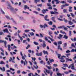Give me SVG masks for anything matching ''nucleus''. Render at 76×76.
I'll return each instance as SVG.
<instances>
[{
	"label": "nucleus",
	"instance_id": "nucleus-1",
	"mask_svg": "<svg viewBox=\"0 0 76 76\" xmlns=\"http://www.w3.org/2000/svg\"><path fill=\"white\" fill-rule=\"evenodd\" d=\"M45 71L47 73H48L49 74H50V76H53V72L51 71L50 70H48L47 69H45Z\"/></svg>",
	"mask_w": 76,
	"mask_h": 76
},
{
	"label": "nucleus",
	"instance_id": "nucleus-2",
	"mask_svg": "<svg viewBox=\"0 0 76 76\" xmlns=\"http://www.w3.org/2000/svg\"><path fill=\"white\" fill-rule=\"evenodd\" d=\"M21 64L23 63L24 66H25V65L27 66V64H28V62L26 61V59H25L24 61H23V60H21Z\"/></svg>",
	"mask_w": 76,
	"mask_h": 76
},
{
	"label": "nucleus",
	"instance_id": "nucleus-3",
	"mask_svg": "<svg viewBox=\"0 0 76 76\" xmlns=\"http://www.w3.org/2000/svg\"><path fill=\"white\" fill-rule=\"evenodd\" d=\"M6 18H7V19H10V20H12V21H13V22H15V20H14L13 18H10L9 17V16H6Z\"/></svg>",
	"mask_w": 76,
	"mask_h": 76
},
{
	"label": "nucleus",
	"instance_id": "nucleus-4",
	"mask_svg": "<svg viewBox=\"0 0 76 76\" xmlns=\"http://www.w3.org/2000/svg\"><path fill=\"white\" fill-rule=\"evenodd\" d=\"M47 6L49 7L48 8V9H52V6H51L50 3H48L47 4Z\"/></svg>",
	"mask_w": 76,
	"mask_h": 76
},
{
	"label": "nucleus",
	"instance_id": "nucleus-5",
	"mask_svg": "<svg viewBox=\"0 0 76 76\" xmlns=\"http://www.w3.org/2000/svg\"><path fill=\"white\" fill-rule=\"evenodd\" d=\"M71 69L74 70L75 71H76V69H75V66H74V63H72L71 64Z\"/></svg>",
	"mask_w": 76,
	"mask_h": 76
},
{
	"label": "nucleus",
	"instance_id": "nucleus-6",
	"mask_svg": "<svg viewBox=\"0 0 76 76\" xmlns=\"http://www.w3.org/2000/svg\"><path fill=\"white\" fill-rule=\"evenodd\" d=\"M0 70H1V71L3 72H5V70H6V69L4 67H3L2 68L0 67Z\"/></svg>",
	"mask_w": 76,
	"mask_h": 76
},
{
	"label": "nucleus",
	"instance_id": "nucleus-7",
	"mask_svg": "<svg viewBox=\"0 0 76 76\" xmlns=\"http://www.w3.org/2000/svg\"><path fill=\"white\" fill-rule=\"evenodd\" d=\"M42 13H44V14L46 13V12L48 11V9H46L45 10L44 9L43 10H42Z\"/></svg>",
	"mask_w": 76,
	"mask_h": 76
},
{
	"label": "nucleus",
	"instance_id": "nucleus-8",
	"mask_svg": "<svg viewBox=\"0 0 76 76\" xmlns=\"http://www.w3.org/2000/svg\"><path fill=\"white\" fill-rule=\"evenodd\" d=\"M60 59L61 60L60 61L61 63H64L65 61V60L64 59V58L61 57L60 58Z\"/></svg>",
	"mask_w": 76,
	"mask_h": 76
},
{
	"label": "nucleus",
	"instance_id": "nucleus-9",
	"mask_svg": "<svg viewBox=\"0 0 76 76\" xmlns=\"http://www.w3.org/2000/svg\"><path fill=\"white\" fill-rule=\"evenodd\" d=\"M68 23L69 25H72L73 24V22H72V21L71 20L68 21Z\"/></svg>",
	"mask_w": 76,
	"mask_h": 76
},
{
	"label": "nucleus",
	"instance_id": "nucleus-10",
	"mask_svg": "<svg viewBox=\"0 0 76 76\" xmlns=\"http://www.w3.org/2000/svg\"><path fill=\"white\" fill-rule=\"evenodd\" d=\"M48 18V15H46L45 16V17H44L45 20L46 21H49V20H50L49 19H47Z\"/></svg>",
	"mask_w": 76,
	"mask_h": 76
},
{
	"label": "nucleus",
	"instance_id": "nucleus-11",
	"mask_svg": "<svg viewBox=\"0 0 76 76\" xmlns=\"http://www.w3.org/2000/svg\"><path fill=\"white\" fill-rule=\"evenodd\" d=\"M43 43L42 45L43 48H45L46 47V44H45V41H43Z\"/></svg>",
	"mask_w": 76,
	"mask_h": 76
},
{
	"label": "nucleus",
	"instance_id": "nucleus-12",
	"mask_svg": "<svg viewBox=\"0 0 76 76\" xmlns=\"http://www.w3.org/2000/svg\"><path fill=\"white\" fill-rule=\"evenodd\" d=\"M69 12H72L73 11H72V7H69Z\"/></svg>",
	"mask_w": 76,
	"mask_h": 76
},
{
	"label": "nucleus",
	"instance_id": "nucleus-13",
	"mask_svg": "<svg viewBox=\"0 0 76 76\" xmlns=\"http://www.w3.org/2000/svg\"><path fill=\"white\" fill-rule=\"evenodd\" d=\"M4 32V33H5V32H7V33H9V31L8 29L6 28L4 30H3Z\"/></svg>",
	"mask_w": 76,
	"mask_h": 76
},
{
	"label": "nucleus",
	"instance_id": "nucleus-14",
	"mask_svg": "<svg viewBox=\"0 0 76 76\" xmlns=\"http://www.w3.org/2000/svg\"><path fill=\"white\" fill-rule=\"evenodd\" d=\"M8 50L9 51H10L11 50L10 49V45H7Z\"/></svg>",
	"mask_w": 76,
	"mask_h": 76
},
{
	"label": "nucleus",
	"instance_id": "nucleus-15",
	"mask_svg": "<svg viewBox=\"0 0 76 76\" xmlns=\"http://www.w3.org/2000/svg\"><path fill=\"white\" fill-rule=\"evenodd\" d=\"M43 53L44 55L45 54H47V55H48V52L47 51H45V50H44L43 51Z\"/></svg>",
	"mask_w": 76,
	"mask_h": 76
},
{
	"label": "nucleus",
	"instance_id": "nucleus-16",
	"mask_svg": "<svg viewBox=\"0 0 76 76\" xmlns=\"http://www.w3.org/2000/svg\"><path fill=\"white\" fill-rule=\"evenodd\" d=\"M56 18L55 17H53L51 18V19L54 22H56V21L55 20Z\"/></svg>",
	"mask_w": 76,
	"mask_h": 76
},
{
	"label": "nucleus",
	"instance_id": "nucleus-17",
	"mask_svg": "<svg viewBox=\"0 0 76 76\" xmlns=\"http://www.w3.org/2000/svg\"><path fill=\"white\" fill-rule=\"evenodd\" d=\"M61 46H60V45H58V50H61V51H63V49H62V48H61Z\"/></svg>",
	"mask_w": 76,
	"mask_h": 76
},
{
	"label": "nucleus",
	"instance_id": "nucleus-18",
	"mask_svg": "<svg viewBox=\"0 0 76 76\" xmlns=\"http://www.w3.org/2000/svg\"><path fill=\"white\" fill-rule=\"evenodd\" d=\"M63 38L65 39H68V36L66 35H64Z\"/></svg>",
	"mask_w": 76,
	"mask_h": 76
},
{
	"label": "nucleus",
	"instance_id": "nucleus-19",
	"mask_svg": "<svg viewBox=\"0 0 76 76\" xmlns=\"http://www.w3.org/2000/svg\"><path fill=\"white\" fill-rule=\"evenodd\" d=\"M29 9V7H28V6L27 5H25L24 6V10H26V9Z\"/></svg>",
	"mask_w": 76,
	"mask_h": 76
},
{
	"label": "nucleus",
	"instance_id": "nucleus-20",
	"mask_svg": "<svg viewBox=\"0 0 76 76\" xmlns=\"http://www.w3.org/2000/svg\"><path fill=\"white\" fill-rule=\"evenodd\" d=\"M18 36L19 38L20 39V40H21V41H23V38H22V37L20 36L19 35V34H18Z\"/></svg>",
	"mask_w": 76,
	"mask_h": 76
},
{
	"label": "nucleus",
	"instance_id": "nucleus-21",
	"mask_svg": "<svg viewBox=\"0 0 76 76\" xmlns=\"http://www.w3.org/2000/svg\"><path fill=\"white\" fill-rule=\"evenodd\" d=\"M20 19L21 20H26V19L23 18V17H20Z\"/></svg>",
	"mask_w": 76,
	"mask_h": 76
},
{
	"label": "nucleus",
	"instance_id": "nucleus-22",
	"mask_svg": "<svg viewBox=\"0 0 76 76\" xmlns=\"http://www.w3.org/2000/svg\"><path fill=\"white\" fill-rule=\"evenodd\" d=\"M47 67L48 69H49V70H50L51 69H52V67L51 66H46Z\"/></svg>",
	"mask_w": 76,
	"mask_h": 76
},
{
	"label": "nucleus",
	"instance_id": "nucleus-23",
	"mask_svg": "<svg viewBox=\"0 0 76 76\" xmlns=\"http://www.w3.org/2000/svg\"><path fill=\"white\" fill-rule=\"evenodd\" d=\"M52 34V32L51 31H49V35H50V37H51V38H53V36L51 35Z\"/></svg>",
	"mask_w": 76,
	"mask_h": 76
},
{
	"label": "nucleus",
	"instance_id": "nucleus-24",
	"mask_svg": "<svg viewBox=\"0 0 76 76\" xmlns=\"http://www.w3.org/2000/svg\"><path fill=\"white\" fill-rule=\"evenodd\" d=\"M61 44H62V42L61 41H60L58 42V45H61Z\"/></svg>",
	"mask_w": 76,
	"mask_h": 76
},
{
	"label": "nucleus",
	"instance_id": "nucleus-25",
	"mask_svg": "<svg viewBox=\"0 0 76 76\" xmlns=\"http://www.w3.org/2000/svg\"><path fill=\"white\" fill-rule=\"evenodd\" d=\"M49 61L50 63H52V62H54V59H50Z\"/></svg>",
	"mask_w": 76,
	"mask_h": 76
},
{
	"label": "nucleus",
	"instance_id": "nucleus-26",
	"mask_svg": "<svg viewBox=\"0 0 76 76\" xmlns=\"http://www.w3.org/2000/svg\"><path fill=\"white\" fill-rule=\"evenodd\" d=\"M10 10H11V11L12 12H13V11L14 10V9L12 7H10Z\"/></svg>",
	"mask_w": 76,
	"mask_h": 76
},
{
	"label": "nucleus",
	"instance_id": "nucleus-27",
	"mask_svg": "<svg viewBox=\"0 0 76 76\" xmlns=\"http://www.w3.org/2000/svg\"><path fill=\"white\" fill-rule=\"evenodd\" d=\"M57 76H62V74L60 73H58V72H57Z\"/></svg>",
	"mask_w": 76,
	"mask_h": 76
},
{
	"label": "nucleus",
	"instance_id": "nucleus-28",
	"mask_svg": "<svg viewBox=\"0 0 76 76\" xmlns=\"http://www.w3.org/2000/svg\"><path fill=\"white\" fill-rule=\"evenodd\" d=\"M63 65H64V66H63V67H65V68L68 67V65H67V64H63Z\"/></svg>",
	"mask_w": 76,
	"mask_h": 76
},
{
	"label": "nucleus",
	"instance_id": "nucleus-29",
	"mask_svg": "<svg viewBox=\"0 0 76 76\" xmlns=\"http://www.w3.org/2000/svg\"><path fill=\"white\" fill-rule=\"evenodd\" d=\"M36 69H38V66H37V65H34L33 66Z\"/></svg>",
	"mask_w": 76,
	"mask_h": 76
},
{
	"label": "nucleus",
	"instance_id": "nucleus-30",
	"mask_svg": "<svg viewBox=\"0 0 76 76\" xmlns=\"http://www.w3.org/2000/svg\"><path fill=\"white\" fill-rule=\"evenodd\" d=\"M45 27H48V26H47V24H45L43 25V28H45Z\"/></svg>",
	"mask_w": 76,
	"mask_h": 76
},
{
	"label": "nucleus",
	"instance_id": "nucleus-31",
	"mask_svg": "<svg viewBox=\"0 0 76 76\" xmlns=\"http://www.w3.org/2000/svg\"><path fill=\"white\" fill-rule=\"evenodd\" d=\"M34 44L36 45H39V43H38V42H34Z\"/></svg>",
	"mask_w": 76,
	"mask_h": 76
},
{
	"label": "nucleus",
	"instance_id": "nucleus-32",
	"mask_svg": "<svg viewBox=\"0 0 76 76\" xmlns=\"http://www.w3.org/2000/svg\"><path fill=\"white\" fill-rule=\"evenodd\" d=\"M71 52H76V49H73L71 50Z\"/></svg>",
	"mask_w": 76,
	"mask_h": 76
},
{
	"label": "nucleus",
	"instance_id": "nucleus-33",
	"mask_svg": "<svg viewBox=\"0 0 76 76\" xmlns=\"http://www.w3.org/2000/svg\"><path fill=\"white\" fill-rule=\"evenodd\" d=\"M64 45L63 46V48H66L67 46V44L66 43H65L64 44Z\"/></svg>",
	"mask_w": 76,
	"mask_h": 76
},
{
	"label": "nucleus",
	"instance_id": "nucleus-34",
	"mask_svg": "<svg viewBox=\"0 0 76 76\" xmlns=\"http://www.w3.org/2000/svg\"><path fill=\"white\" fill-rule=\"evenodd\" d=\"M29 34H30V35H31V36H34V33L32 32L31 33L30 32Z\"/></svg>",
	"mask_w": 76,
	"mask_h": 76
},
{
	"label": "nucleus",
	"instance_id": "nucleus-35",
	"mask_svg": "<svg viewBox=\"0 0 76 76\" xmlns=\"http://www.w3.org/2000/svg\"><path fill=\"white\" fill-rule=\"evenodd\" d=\"M60 57H61V54H58V58H59V59H60Z\"/></svg>",
	"mask_w": 76,
	"mask_h": 76
},
{
	"label": "nucleus",
	"instance_id": "nucleus-36",
	"mask_svg": "<svg viewBox=\"0 0 76 76\" xmlns=\"http://www.w3.org/2000/svg\"><path fill=\"white\" fill-rule=\"evenodd\" d=\"M70 14L71 15L72 17H73L75 16V15H74V14H73L72 13H70Z\"/></svg>",
	"mask_w": 76,
	"mask_h": 76
},
{
	"label": "nucleus",
	"instance_id": "nucleus-37",
	"mask_svg": "<svg viewBox=\"0 0 76 76\" xmlns=\"http://www.w3.org/2000/svg\"><path fill=\"white\" fill-rule=\"evenodd\" d=\"M69 59L68 58H66V62L67 63V62H68V61H69Z\"/></svg>",
	"mask_w": 76,
	"mask_h": 76
},
{
	"label": "nucleus",
	"instance_id": "nucleus-38",
	"mask_svg": "<svg viewBox=\"0 0 76 76\" xmlns=\"http://www.w3.org/2000/svg\"><path fill=\"white\" fill-rule=\"evenodd\" d=\"M49 25H53V22L52 21H50L48 22Z\"/></svg>",
	"mask_w": 76,
	"mask_h": 76
},
{
	"label": "nucleus",
	"instance_id": "nucleus-39",
	"mask_svg": "<svg viewBox=\"0 0 76 76\" xmlns=\"http://www.w3.org/2000/svg\"><path fill=\"white\" fill-rule=\"evenodd\" d=\"M30 31L29 30L26 29L24 30L25 32H29Z\"/></svg>",
	"mask_w": 76,
	"mask_h": 76
},
{
	"label": "nucleus",
	"instance_id": "nucleus-40",
	"mask_svg": "<svg viewBox=\"0 0 76 76\" xmlns=\"http://www.w3.org/2000/svg\"><path fill=\"white\" fill-rule=\"evenodd\" d=\"M0 64H5L4 63V62L3 61H1L0 62Z\"/></svg>",
	"mask_w": 76,
	"mask_h": 76
},
{
	"label": "nucleus",
	"instance_id": "nucleus-41",
	"mask_svg": "<svg viewBox=\"0 0 76 76\" xmlns=\"http://www.w3.org/2000/svg\"><path fill=\"white\" fill-rule=\"evenodd\" d=\"M67 1L69 3H73V1L72 0H68Z\"/></svg>",
	"mask_w": 76,
	"mask_h": 76
},
{
	"label": "nucleus",
	"instance_id": "nucleus-42",
	"mask_svg": "<svg viewBox=\"0 0 76 76\" xmlns=\"http://www.w3.org/2000/svg\"><path fill=\"white\" fill-rule=\"evenodd\" d=\"M30 47V45H28L26 47V49L27 50L28 49V48H29Z\"/></svg>",
	"mask_w": 76,
	"mask_h": 76
},
{
	"label": "nucleus",
	"instance_id": "nucleus-43",
	"mask_svg": "<svg viewBox=\"0 0 76 76\" xmlns=\"http://www.w3.org/2000/svg\"><path fill=\"white\" fill-rule=\"evenodd\" d=\"M12 57H10V59L9 60V61L10 62L11 61H12Z\"/></svg>",
	"mask_w": 76,
	"mask_h": 76
},
{
	"label": "nucleus",
	"instance_id": "nucleus-44",
	"mask_svg": "<svg viewBox=\"0 0 76 76\" xmlns=\"http://www.w3.org/2000/svg\"><path fill=\"white\" fill-rule=\"evenodd\" d=\"M39 41L40 42H43V41H42V39H39Z\"/></svg>",
	"mask_w": 76,
	"mask_h": 76
},
{
	"label": "nucleus",
	"instance_id": "nucleus-45",
	"mask_svg": "<svg viewBox=\"0 0 76 76\" xmlns=\"http://www.w3.org/2000/svg\"><path fill=\"white\" fill-rule=\"evenodd\" d=\"M4 35V34H3V32L1 31L0 32V35Z\"/></svg>",
	"mask_w": 76,
	"mask_h": 76
},
{
	"label": "nucleus",
	"instance_id": "nucleus-46",
	"mask_svg": "<svg viewBox=\"0 0 76 76\" xmlns=\"http://www.w3.org/2000/svg\"><path fill=\"white\" fill-rule=\"evenodd\" d=\"M4 44L5 45H6L7 44V42L6 41V40L4 41Z\"/></svg>",
	"mask_w": 76,
	"mask_h": 76
},
{
	"label": "nucleus",
	"instance_id": "nucleus-47",
	"mask_svg": "<svg viewBox=\"0 0 76 76\" xmlns=\"http://www.w3.org/2000/svg\"><path fill=\"white\" fill-rule=\"evenodd\" d=\"M33 13H35V14H38L39 13L38 12H37L36 11H34Z\"/></svg>",
	"mask_w": 76,
	"mask_h": 76
},
{
	"label": "nucleus",
	"instance_id": "nucleus-48",
	"mask_svg": "<svg viewBox=\"0 0 76 76\" xmlns=\"http://www.w3.org/2000/svg\"><path fill=\"white\" fill-rule=\"evenodd\" d=\"M69 36H71L72 35V31H69Z\"/></svg>",
	"mask_w": 76,
	"mask_h": 76
},
{
	"label": "nucleus",
	"instance_id": "nucleus-49",
	"mask_svg": "<svg viewBox=\"0 0 76 76\" xmlns=\"http://www.w3.org/2000/svg\"><path fill=\"white\" fill-rule=\"evenodd\" d=\"M66 11H67V9H64L63 10V12H64V13H66Z\"/></svg>",
	"mask_w": 76,
	"mask_h": 76
},
{
	"label": "nucleus",
	"instance_id": "nucleus-50",
	"mask_svg": "<svg viewBox=\"0 0 76 76\" xmlns=\"http://www.w3.org/2000/svg\"><path fill=\"white\" fill-rule=\"evenodd\" d=\"M39 0H35L34 2H35V3H37V1L39 2Z\"/></svg>",
	"mask_w": 76,
	"mask_h": 76
},
{
	"label": "nucleus",
	"instance_id": "nucleus-51",
	"mask_svg": "<svg viewBox=\"0 0 76 76\" xmlns=\"http://www.w3.org/2000/svg\"><path fill=\"white\" fill-rule=\"evenodd\" d=\"M66 53H70V51L69 50H67L66 51Z\"/></svg>",
	"mask_w": 76,
	"mask_h": 76
},
{
	"label": "nucleus",
	"instance_id": "nucleus-52",
	"mask_svg": "<svg viewBox=\"0 0 76 76\" xmlns=\"http://www.w3.org/2000/svg\"><path fill=\"white\" fill-rule=\"evenodd\" d=\"M45 41H48V39L47 37H45Z\"/></svg>",
	"mask_w": 76,
	"mask_h": 76
},
{
	"label": "nucleus",
	"instance_id": "nucleus-53",
	"mask_svg": "<svg viewBox=\"0 0 76 76\" xmlns=\"http://www.w3.org/2000/svg\"><path fill=\"white\" fill-rule=\"evenodd\" d=\"M69 6V4H65V6Z\"/></svg>",
	"mask_w": 76,
	"mask_h": 76
},
{
	"label": "nucleus",
	"instance_id": "nucleus-54",
	"mask_svg": "<svg viewBox=\"0 0 76 76\" xmlns=\"http://www.w3.org/2000/svg\"><path fill=\"white\" fill-rule=\"evenodd\" d=\"M61 3H62V4H65V3H66V2H65L64 1H61Z\"/></svg>",
	"mask_w": 76,
	"mask_h": 76
},
{
	"label": "nucleus",
	"instance_id": "nucleus-55",
	"mask_svg": "<svg viewBox=\"0 0 76 76\" xmlns=\"http://www.w3.org/2000/svg\"><path fill=\"white\" fill-rule=\"evenodd\" d=\"M1 10L2 12V13H3V14H4V15L5 14L4 12V11H3V10H2V9H1Z\"/></svg>",
	"mask_w": 76,
	"mask_h": 76
},
{
	"label": "nucleus",
	"instance_id": "nucleus-56",
	"mask_svg": "<svg viewBox=\"0 0 76 76\" xmlns=\"http://www.w3.org/2000/svg\"><path fill=\"white\" fill-rule=\"evenodd\" d=\"M10 70H12L13 71H15V69H13V68H10Z\"/></svg>",
	"mask_w": 76,
	"mask_h": 76
},
{
	"label": "nucleus",
	"instance_id": "nucleus-57",
	"mask_svg": "<svg viewBox=\"0 0 76 76\" xmlns=\"http://www.w3.org/2000/svg\"><path fill=\"white\" fill-rule=\"evenodd\" d=\"M40 27L41 28H44V25L42 26V25H40Z\"/></svg>",
	"mask_w": 76,
	"mask_h": 76
},
{
	"label": "nucleus",
	"instance_id": "nucleus-58",
	"mask_svg": "<svg viewBox=\"0 0 76 76\" xmlns=\"http://www.w3.org/2000/svg\"><path fill=\"white\" fill-rule=\"evenodd\" d=\"M43 62H44V61L42 60L40 61V63L41 64H42V63H43Z\"/></svg>",
	"mask_w": 76,
	"mask_h": 76
},
{
	"label": "nucleus",
	"instance_id": "nucleus-59",
	"mask_svg": "<svg viewBox=\"0 0 76 76\" xmlns=\"http://www.w3.org/2000/svg\"><path fill=\"white\" fill-rule=\"evenodd\" d=\"M63 35H62L60 34H59V37H60L61 38H62V37H63Z\"/></svg>",
	"mask_w": 76,
	"mask_h": 76
},
{
	"label": "nucleus",
	"instance_id": "nucleus-60",
	"mask_svg": "<svg viewBox=\"0 0 76 76\" xmlns=\"http://www.w3.org/2000/svg\"><path fill=\"white\" fill-rule=\"evenodd\" d=\"M22 74H26L27 73V72H25L24 71H23L22 72Z\"/></svg>",
	"mask_w": 76,
	"mask_h": 76
},
{
	"label": "nucleus",
	"instance_id": "nucleus-61",
	"mask_svg": "<svg viewBox=\"0 0 76 76\" xmlns=\"http://www.w3.org/2000/svg\"><path fill=\"white\" fill-rule=\"evenodd\" d=\"M37 6H40V7H41L42 6V4H40L37 5Z\"/></svg>",
	"mask_w": 76,
	"mask_h": 76
},
{
	"label": "nucleus",
	"instance_id": "nucleus-62",
	"mask_svg": "<svg viewBox=\"0 0 76 76\" xmlns=\"http://www.w3.org/2000/svg\"><path fill=\"white\" fill-rule=\"evenodd\" d=\"M50 13L51 14H54V11H51L50 12Z\"/></svg>",
	"mask_w": 76,
	"mask_h": 76
},
{
	"label": "nucleus",
	"instance_id": "nucleus-63",
	"mask_svg": "<svg viewBox=\"0 0 76 76\" xmlns=\"http://www.w3.org/2000/svg\"><path fill=\"white\" fill-rule=\"evenodd\" d=\"M42 52H40V53H39V56H42Z\"/></svg>",
	"mask_w": 76,
	"mask_h": 76
},
{
	"label": "nucleus",
	"instance_id": "nucleus-64",
	"mask_svg": "<svg viewBox=\"0 0 76 76\" xmlns=\"http://www.w3.org/2000/svg\"><path fill=\"white\" fill-rule=\"evenodd\" d=\"M53 44L54 45H57V42H54Z\"/></svg>",
	"mask_w": 76,
	"mask_h": 76
}]
</instances>
